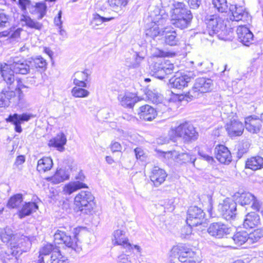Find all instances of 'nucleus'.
<instances>
[{
	"mask_svg": "<svg viewBox=\"0 0 263 263\" xmlns=\"http://www.w3.org/2000/svg\"><path fill=\"white\" fill-rule=\"evenodd\" d=\"M111 18H106L101 16L98 14L94 15L93 20L91 22L93 27L95 28L97 26L102 24L104 22H107L110 20Z\"/></svg>",
	"mask_w": 263,
	"mask_h": 263,
	"instance_id": "nucleus-52",
	"label": "nucleus"
},
{
	"mask_svg": "<svg viewBox=\"0 0 263 263\" xmlns=\"http://www.w3.org/2000/svg\"><path fill=\"white\" fill-rule=\"evenodd\" d=\"M229 10L232 14V18L231 20L235 21H248L249 18V15L245 9L241 6L237 4L231 5L229 8Z\"/></svg>",
	"mask_w": 263,
	"mask_h": 263,
	"instance_id": "nucleus-19",
	"label": "nucleus"
},
{
	"mask_svg": "<svg viewBox=\"0 0 263 263\" xmlns=\"http://www.w3.org/2000/svg\"><path fill=\"white\" fill-rule=\"evenodd\" d=\"M226 129L230 137L240 136L243 132L244 126L241 122L233 120L227 123Z\"/></svg>",
	"mask_w": 263,
	"mask_h": 263,
	"instance_id": "nucleus-20",
	"label": "nucleus"
},
{
	"mask_svg": "<svg viewBox=\"0 0 263 263\" xmlns=\"http://www.w3.org/2000/svg\"><path fill=\"white\" fill-rule=\"evenodd\" d=\"M213 81L211 79L200 78L196 79L192 89L188 92V96L192 98L199 97L200 95L209 92L212 89Z\"/></svg>",
	"mask_w": 263,
	"mask_h": 263,
	"instance_id": "nucleus-10",
	"label": "nucleus"
},
{
	"mask_svg": "<svg viewBox=\"0 0 263 263\" xmlns=\"http://www.w3.org/2000/svg\"><path fill=\"white\" fill-rule=\"evenodd\" d=\"M62 12L60 10L58 12V16L54 18V24L57 26H58L59 28L62 27V21L61 20Z\"/></svg>",
	"mask_w": 263,
	"mask_h": 263,
	"instance_id": "nucleus-63",
	"label": "nucleus"
},
{
	"mask_svg": "<svg viewBox=\"0 0 263 263\" xmlns=\"http://www.w3.org/2000/svg\"><path fill=\"white\" fill-rule=\"evenodd\" d=\"M133 253V251L131 253H126L125 250L122 251V253L118 256L117 263H132L129 258V256Z\"/></svg>",
	"mask_w": 263,
	"mask_h": 263,
	"instance_id": "nucleus-53",
	"label": "nucleus"
},
{
	"mask_svg": "<svg viewBox=\"0 0 263 263\" xmlns=\"http://www.w3.org/2000/svg\"><path fill=\"white\" fill-rule=\"evenodd\" d=\"M118 100L122 106L132 108L138 99L134 93L128 92L119 95Z\"/></svg>",
	"mask_w": 263,
	"mask_h": 263,
	"instance_id": "nucleus-29",
	"label": "nucleus"
},
{
	"mask_svg": "<svg viewBox=\"0 0 263 263\" xmlns=\"http://www.w3.org/2000/svg\"><path fill=\"white\" fill-rule=\"evenodd\" d=\"M247 168L252 170H257L263 167V158L259 156L253 157L248 159L246 162Z\"/></svg>",
	"mask_w": 263,
	"mask_h": 263,
	"instance_id": "nucleus-39",
	"label": "nucleus"
},
{
	"mask_svg": "<svg viewBox=\"0 0 263 263\" xmlns=\"http://www.w3.org/2000/svg\"><path fill=\"white\" fill-rule=\"evenodd\" d=\"M81 228H76L73 230L74 237L72 239L70 236L67 235L65 232L61 230H58L54 234V239L57 243H63L68 248L76 250V247L78 246V237L81 231Z\"/></svg>",
	"mask_w": 263,
	"mask_h": 263,
	"instance_id": "nucleus-9",
	"label": "nucleus"
},
{
	"mask_svg": "<svg viewBox=\"0 0 263 263\" xmlns=\"http://www.w3.org/2000/svg\"><path fill=\"white\" fill-rule=\"evenodd\" d=\"M198 154L203 160L206 161L210 164H212L214 161L213 157L211 156L208 153H205L202 149L199 151Z\"/></svg>",
	"mask_w": 263,
	"mask_h": 263,
	"instance_id": "nucleus-57",
	"label": "nucleus"
},
{
	"mask_svg": "<svg viewBox=\"0 0 263 263\" xmlns=\"http://www.w3.org/2000/svg\"><path fill=\"white\" fill-rule=\"evenodd\" d=\"M89 74L87 70L84 71H78L74 73L73 83L77 86L87 87V81Z\"/></svg>",
	"mask_w": 263,
	"mask_h": 263,
	"instance_id": "nucleus-35",
	"label": "nucleus"
},
{
	"mask_svg": "<svg viewBox=\"0 0 263 263\" xmlns=\"http://www.w3.org/2000/svg\"><path fill=\"white\" fill-rule=\"evenodd\" d=\"M232 239L236 245L241 246L247 241L249 242V234L246 231L237 232L233 235Z\"/></svg>",
	"mask_w": 263,
	"mask_h": 263,
	"instance_id": "nucleus-40",
	"label": "nucleus"
},
{
	"mask_svg": "<svg viewBox=\"0 0 263 263\" xmlns=\"http://www.w3.org/2000/svg\"><path fill=\"white\" fill-rule=\"evenodd\" d=\"M25 161V157L23 155L17 156L15 159V162L13 164L14 168L18 167L19 165H22Z\"/></svg>",
	"mask_w": 263,
	"mask_h": 263,
	"instance_id": "nucleus-62",
	"label": "nucleus"
},
{
	"mask_svg": "<svg viewBox=\"0 0 263 263\" xmlns=\"http://www.w3.org/2000/svg\"><path fill=\"white\" fill-rule=\"evenodd\" d=\"M249 243H254L263 237V229H259L255 230L249 234Z\"/></svg>",
	"mask_w": 263,
	"mask_h": 263,
	"instance_id": "nucleus-51",
	"label": "nucleus"
},
{
	"mask_svg": "<svg viewBox=\"0 0 263 263\" xmlns=\"http://www.w3.org/2000/svg\"><path fill=\"white\" fill-rule=\"evenodd\" d=\"M170 256L178 258L182 263H197V261L195 252L184 244L174 246L170 252Z\"/></svg>",
	"mask_w": 263,
	"mask_h": 263,
	"instance_id": "nucleus-5",
	"label": "nucleus"
},
{
	"mask_svg": "<svg viewBox=\"0 0 263 263\" xmlns=\"http://www.w3.org/2000/svg\"><path fill=\"white\" fill-rule=\"evenodd\" d=\"M216 159L221 163L229 164L232 161V156L228 148L223 145H218L215 148Z\"/></svg>",
	"mask_w": 263,
	"mask_h": 263,
	"instance_id": "nucleus-21",
	"label": "nucleus"
},
{
	"mask_svg": "<svg viewBox=\"0 0 263 263\" xmlns=\"http://www.w3.org/2000/svg\"><path fill=\"white\" fill-rule=\"evenodd\" d=\"M174 7L173 10L170 11L171 24L180 29L189 27L193 19L191 11L184 3H176Z\"/></svg>",
	"mask_w": 263,
	"mask_h": 263,
	"instance_id": "nucleus-3",
	"label": "nucleus"
},
{
	"mask_svg": "<svg viewBox=\"0 0 263 263\" xmlns=\"http://www.w3.org/2000/svg\"><path fill=\"white\" fill-rule=\"evenodd\" d=\"M146 94L148 99L154 104L160 103L162 101V96L156 89H149Z\"/></svg>",
	"mask_w": 263,
	"mask_h": 263,
	"instance_id": "nucleus-45",
	"label": "nucleus"
},
{
	"mask_svg": "<svg viewBox=\"0 0 263 263\" xmlns=\"http://www.w3.org/2000/svg\"><path fill=\"white\" fill-rule=\"evenodd\" d=\"M205 213L203 211L196 206L189 209L186 219V224L190 226H197L201 224L204 220Z\"/></svg>",
	"mask_w": 263,
	"mask_h": 263,
	"instance_id": "nucleus-14",
	"label": "nucleus"
},
{
	"mask_svg": "<svg viewBox=\"0 0 263 263\" xmlns=\"http://www.w3.org/2000/svg\"><path fill=\"white\" fill-rule=\"evenodd\" d=\"M168 134L171 138L179 137L185 142L194 141L198 137V133L195 128L189 122H185L177 127L172 128Z\"/></svg>",
	"mask_w": 263,
	"mask_h": 263,
	"instance_id": "nucleus-4",
	"label": "nucleus"
},
{
	"mask_svg": "<svg viewBox=\"0 0 263 263\" xmlns=\"http://www.w3.org/2000/svg\"><path fill=\"white\" fill-rule=\"evenodd\" d=\"M23 200V195L21 194H17L9 199L7 206L10 209L16 208L20 205Z\"/></svg>",
	"mask_w": 263,
	"mask_h": 263,
	"instance_id": "nucleus-46",
	"label": "nucleus"
},
{
	"mask_svg": "<svg viewBox=\"0 0 263 263\" xmlns=\"http://www.w3.org/2000/svg\"><path fill=\"white\" fill-rule=\"evenodd\" d=\"M207 232L213 237L221 238L229 233V228L221 222H214L210 225Z\"/></svg>",
	"mask_w": 263,
	"mask_h": 263,
	"instance_id": "nucleus-17",
	"label": "nucleus"
},
{
	"mask_svg": "<svg viewBox=\"0 0 263 263\" xmlns=\"http://www.w3.org/2000/svg\"><path fill=\"white\" fill-rule=\"evenodd\" d=\"M22 22H24L25 25L29 28H33L36 30H41L42 28V24L39 22L34 21L29 16L23 15L21 19Z\"/></svg>",
	"mask_w": 263,
	"mask_h": 263,
	"instance_id": "nucleus-44",
	"label": "nucleus"
},
{
	"mask_svg": "<svg viewBox=\"0 0 263 263\" xmlns=\"http://www.w3.org/2000/svg\"><path fill=\"white\" fill-rule=\"evenodd\" d=\"M67 139L63 133H60L57 136L50 139L49 141L48 145L50 147H56L57 150L60 152L64 151V145L66 144Z\"/></svg>",
	"mask_w": 263,
	"mask_h": 263,
	"instance_id": "nucleus-28",
	"label": "nucleus"
},
{
	"mask_svg": "<svg viewBox=\"0 0 263 263\" xmlns=\"http://www.w3.org/2000/svg\"><path fill=\"white\" fill-rule=\"evenodd\" d=\"M84 88L75 85L71 90V95L75 98H87L89 96L90 92Z\"/></svg>",
	"mask_w": 263,
	"mask_h": 263,
	"instance_id": "nucleus-42",
	"label": "nucleus"
},
{
	"mask_svg": "<svg viewBox=\"0 0 263 263\" xmlns=\"http://www.w3.org/2000/svg\"><path fill=\"white\" fill-rule=\"evenodd\" d=\"M34 116L31 114L24 113L22 115L14 114L10 115L6 119L7 122H10L15 125V131L17 133H21L22 129L21 124L24 122L28 121Z\"/></svg>",
	"mask_w": 263,
	"mask_h": 263,
	"instance_id": "nucleus-15",
	"label": "nucleus"
},
{
	"mask_svg": "<svg viewBox=\"0 0 263 263\" xmlns=\"http://www.w3.org/2000/svg\"><path fill=\"white\" fill-rule=\"evenodd\" d=\"M22 31L23 29L21 28H18L17 29L11 28L7 30L0 32V38L7 37V40H8L10 43H11L20 37V34Z\"/></svg>",
	"mask_w": 263,
	"mask_h": 263,
	"instance_id": "nucleus-33",
	"label": "nucleus"
},
{
	"mask_svg": "<svg viewBox=\"0 0 263 263\" xmlns=\"http://www.w3.org/2000/svg\"><path fill=\"white\" fill-rule=\"evenodd\" d=\"M193 226H190L187 224L186 226H184L181 229V234L185 237L186 236L190 235L192 232V227Z\"/></svg>",
	"mask_w": 263,
	"mask_h": 263,
	"instance_id": "nucleus-61",
	"label": "nucleus"
},
{
	"mask_svg": "<svg viewBox=\"0 0 263 263\" xmlns=\"http://www.w3.org/2000/svg\"><path fill=\"white\" fill-rule=\"evenodd\" d=\"M53 166L52 160L50 157H44L37 161L36 170L41 173H45L51 170Z\"/></svg>",
	"mask_w": 263,
	"mask_h": 263,
	"instance_id": "nucleus-37",
	"label": "nucleus"
},
{
	"mask_svg": "<svg viewBox=\"0 0 263 263\" xmlns=\"http://www.w3.org/2000/svg\"><path fill=\"white\" fill-rule=\"evenodd\" d=\"M94 196L89 191H81L74 198V204L81 213L90 214L95 206Z\"/></svg>",
	"mask_w": 263,
	"mask_h": 263,
	"instance_id": "nucleus-6",
	"label": "nucleus"
},
{
	"mask_svg": "<svg viewBox=\"0 0 263 263\" xmlns=\"http://www.w3.org/2000/svg\"><path fill=\"white\" fill-rule=\"evenodd\" d=\"M30 0H18L17 4L22 11H25L27 7L30 5Z\"/></svg>",
	"mask_w": 263,
	"mask_h": 263,
	"instance_id": "nucleus-60",
	"label": "nucleus"
},
{
	"mask_svg": "<svg viewBox=\"0 0 263 263\" xmlns=\"http://www.w3.org/2000/svg\"><path fill=\"white\" fill-rule=\"evenodd\" d=\"M36 8L40 12V17L42 18L45 14L46 12V6L45 4L43 3H37L36 4Z\"/></svg>",
	"mask_w": 263,
	"mask_h": 263,
	"instance_id": "nucleus-59",
	"label": "nucleus"
},
{
	"mask_svg": "<svg viewBox=\"0 0 263 263\" xmlns=\"http://www.w3.org/2000/svg\"><path fill=\"white\" fill-rule=\"evenodd\" d=\"M197 66L202 67V72H205L206 71L209 70L213 66L212 63L210 62L208 60H204L202 62H198L197 64Z\"/></svg>",
	"mask_w": 263,
	"mask_h": 263,
	"instance_id": "nucleus-56",
	"label": "nucleus"
},
{
	"mask_svg": "<svg viewBox=\"0 0 263 263\" xmlns=\"http://www.w3.org/2000/svg\"><path fill=\"white\" fill-rule=\"evenodd\" d=\"M197 72L186 71L182 73H177L170 80L171 86L175 88L181 89L187 86V83L193 79Z\"/></svg>",
	"mask_w": 263,
	"mask_h": 263,
	"instance_id": "nucleus-12",
	"label": "nucleus"
},
{
	"mask_svg": "<svg viewBox=\"0 0 263 263\" xmlns=\"http://www.w3.org/2000/svg\"><path fill=\"white\" fill-rule=\"evenodd\" d=\"M260 223L259 216L255 212L248 213L243 221V227L246 229L253 228Z\"/></svg>",
	"mask_w": 263,
	"mask_h": 263,
	"instance_id": "nucleus-31",
	"label": "nucleus"
},
{
	"mask_svg": "<svg viewBox=\"0 0 263 263\" xmlns=\"http://www.w3.org/2000/svg\"><path fill=\"white\" fill-rule=\"evenodd\" d=\"M17 101L16 92L13 90L4 89L0 92V107H5L9 105L12 102Z\"/></svg>",
	"mask_w": 263,
	"mask_h": 263,
	"instance_id": "nucleus-25",
	"label": "nucleus"
},
{
	"mask_svg": "<svg viewBox=\"0 0 263 263\" xmlns=\"http://www.w3.org/2000/svg\"><path fill=\"white\" fill-rule=\"evenodd\" d=\"M10 16L4 13H0V28L6 27L9 25Z\"/></svg>",
	"mask_w": 263,
	"mask_h": 263,
	"instance_id": "nucleus-55",
	"label": "nucleus"
},
{
	"mask_svg": "<svg viewBox=\"0 0 263 263\" xmlns=\"http://www.w3.org/2000/svg\"><path fill=\"white\" fill-rule=\"evenodd\" d=\"M234 199L240 205L243 206L249 205L252 202L251 207L253 209L258 211L260 204L253 195L243 191H239L234 195Z\"/></svg>",
	"mask_w": 263,
	"mask_h": 263,
	"instance_id": "nucleus-13",
	"label": "nucleus"
},
{
	"mask_svg": "<svg viewBox=\"0 0 263 263\" xmlns=\"http://www.w3.org/2000/svg\"><path fill=\"white\" fill-rule=\"evenodd\" d=\"M30 62L31 63V66L34 65L36 68H40L43 71L46 69L47 64L46 61L41 57H36Z\"/></svg>",
	"mask_w": 263,
	"mask_h": 263,
	"instance_id": "nucleus-50",
	"label": "nucleus"
},
{
	"mask_svg": "<svg viewBox=\"0 0 263 263\" xmlns=\"http://www.w3.org/2000/svg\"><path fill=\"white\" fill-rule=\"evenodd\" d=\"M164 37L165 43L168 45L174 46L179 44L180 37L175 30L166 31Z\"/></svg>",
	"mask_w": 263,
	"mask_h": 263,
	"instance_id": "nucleus-38",
	"label": "nucleus"
},
{
	"mask_svg": "<svg viewBox=\"0 0 263 263\" xmlns=\"http://www.w3.org/2000/svg\"><path fill=\"white\" fill-rule=\"evenodd\" d=\"M161 2L163 8H170V11L175 9L174 6L176 3H183L175 0H161Z\"/></svg>",
	"mask_w": 263,
	"mask_h": 263,
	"instance_id": "nucleus-54",
	"label": "nucleus"
},
{
	"mask_svg": "<svg viewBox=\"0 0 263 263\" xmlns=\"http://www.w3.org/2000/svg\"><path fill=\"white\" fill-rule=\"evenodd\" d=\"M237 34L239 41L245 46H249L253 41L254 35L248 28L240 25L237 29Z\"/></svg>",
	"mask_w": 263,
	"mask_h": 263,
	"instance_id": "nucleus-18",
	"label": "nucleus"
},
{
	"mask_svg": "<svg viewBox=\"0 0 263 263\" xmlns=\"http://www.w3.org/2000/svg\"><path fill=\"white\" fill-rule=\"evenodd\" d=\"M138 115L141 119L150 121L156 118L157 112L153 107L148 105H145L139 108Z\"/></svg>",
	"mask_w": 263,
	"mask_h": 263,
	"instance_id": "nucleus-27",
	"label": "nucleus"
},
{
	"mask_svg": "<svg viewBox=\"0 0 263 263\" xmlns=\"http://www.w3.org/2000/svg\"><path fill=\"white\" fill-rule=\"evenodd\" d=\"M175 156V161L178 163H191L194 165L196 157L187 153H179L178 151L172 154Z\"/></svg>",
	"mask_w": 263,
	"mask_h": 263,
	"instance_id": "nucleus-34",
	"label": "nucleus"
},
{
	"mask_svg": "<svg viewBox=\"0 0 263 263\" xmlns=\"http://www.w3.org/2000/svg\"><path fill=\"white\" fill-rule=\"evenodd\" d=\"M50 261L51 263H68L67 257L62 255L59 248L52 252Z\"/></svg>",
	"mask_w": 263,
	"mask_h": 263,
	"instance_id": "nucleus-43",
	"label": "nucleus"
},
{
	"mask_svg": "<svg viewBox=\"0 0 263 263\" xmlns=\"http://www.w3.org/2000/svg\"><path fill=\"white\" fill-rule=\"evenodd\" d=\"M221 215L226 220H230L236 215V203L232 200L227 199L219 205Z\"/></svg>",
	"mask_w": 263,
	"mask_h": 263,
	"instance_id": "nucleus-16",
	"label": "nucleus"
},
{
	"mask_svg": "<svg viewBox=\"0 0 263 263\" xmlns=\"http://www.w3.org/2000/svg\"><path fill=\"white\" fill-rule=\"evenodd\" d=\"M84 188H87L85 183L80 181H71L63 186L62 193L65 195H70L78 190Z\"/></svg>",
	"mask_w": 263,
	"mask_h": 263,
	"instance_id": "nucleus-26",
	"label": "nucleus"
},
{
	"mask_svg": "<svg viewBox=\"0 0 263 263\" xmlns=\"http://www.w3.org/2000/svg\"><path fill=\"white\" fill-rule=\"evenodd\" d=\"M129 0H108L109 6L115 11L121 10L128 4Z\"/></svg>",
	"mask_w": 263,
	"mask_h": 263,
	"instance_id": "nucleus-48",
	"label": "nucleus"
},
{
	"mask_svg": "<svg viewBox=\"0 0 263 263\" xmlns=\"http://www.w3.org/2000/svg\"><path fill=\"white\" fill-rule=\"evenodd\" d=\"M69 178L68 170L65 168L57 169L54 175L50 178L53 184H58Z\"/></svg>",
	"mask_w": 263,
	"mask_h": 263,
	"instance_id": "nucleus-32",
	"label": "nucleus"
},
{
	"mask_svg": "<svg viewBox=\"0 0 263 263\" xmlns=\"http://www.w3.org/2000/svg\"><path fill=\"white\" fill-rule=\"evenodd\" d=\"M0 239L4 242L11 240V248L6 254L10 253L12 256H15V259H16L17 256L26 252L31 246V241L28 237L23 235L20 237L14 235L12 230L8 227L0 229Z\"/></svg>",
	"mask_w": 263,
	"mask_h": 263,
	"instance_id": "nucleus-2",
	"label": "nucleus"
},
{
	"mask_svg": "<svg viewBox=\"0 0 263 263\" xmlns=\"http://www.w3.org/2000/svg\"><path fill=\"white\" fill-rule=\"evenodd\" d=\"M212 4L219 12H227L228 10L226 0H212Z\"/></svg>",
	"mask_w": 263,
	"mask_h": 263,
	"instance_id": "nucleus-49",
	"label": "nucleus"
},
{
	"mask_svg": "<svg viewBox=\"0 0 263 263\" xmlns=\"http://www.w3.org/2000/svg\"><path fill=\"white\" fill-rule=\"evenodd\" d=\"M166 177L167 174L165 171L158 166H155L153 168L149 176L151 181L157 187L164 182Z\"/></svg>",
	"mask_w": 263,
	"mask_h": 263,
	"instance_id": "nucleus-23",
	"label": "nucleus"
},
{
	"mask_svg": "<svg viewBox=\"0 0 263 263\" xmlns=\"http://www.w3.org/2000/svg\"><path fill=\"white\" fill-rule=\"evenodd\" d=\"M111 149L113 152H119L121 149L120 144L117 142H114L111 144Z\"/></svg>",
	"mask_w": 263,
	"mask_h": 263,
	"instance_id": "nucleus-64",
	"label": "nucleus"
},
{
	"mask_svg": "<svg viewBox=\"0 0 263 263\" xmlns=\"http://www.w3.org/2000/svg\"><path fill=\"white\" fill-rule=\"evenodd\" d=\"M58 248L51 243L46 244L40 249L37 259L33 261V263H44V256L48 255L50 253L52 254L54 250Z\"/></svg>",
	"mask_w": 263,
	"mask_h": 263,
	"instance_id": "nucleus-30",
	"label": "nucleus"
},
{
	"mask_svg": "<svg viewBox=\"0 0 263 263\" xmlns=\"http://www.w3.org/2000/svg\"><path fill=\"white\" fill-rule=\"evenodd\" d=\"M174 65L168 61L159 60L151 66L152 75L160 80L165 79L167 75L173 72Z\"/></svg>",
	"mask_w": 263,
	"mask_h": 263,
	"instance_id": "nucleus-8",
	"label": "nucleus"
},
{
	"mask_svg": "<svg viewBox=\"0 0 263 263\" xmlns=\"http://www.w3.org/2000/svg\"><path fill=\"white\" fill-rule=\"evenodd\" d=\"M17 87L15 89L16 94L17 93L18 95L16 96L17 101H20L23 99V93L21 90V89L23 88H25L26 86L23 84H20L19 82H17Z\"/></svg>",
	"mask_w": 263,
	"mask_h": 263,
	"instance_id": "nucleus-58",
	"label": "nucleus"
},
{
	"mask_svg": "<svg viewBox=\"0 0 263 263\" xmlns=\"http://www.w3.org/2000/svg\"><path fill=\"white\" fill-rule=\"evenodd\" d=\"M154 24L149 28L147 29L145 31V34L147 36H149L153 39L159 35L161 33V30L159 28V26H163V25H159L154 23Z\"/></svg>",
	"mask_w": 263,
	"mask_h": 263,
	"instance_id": "nucleus-47",
	"label": "nucleus"
},
{
	"mask_svg": "<svg viewBox=\"0 0 263 263\" xmlns=\"http://www.w3.org/2000/svg\"><path fill=\"white\" fill-rule=\"evenodd\" d=\"M149 17L153 23L164 25L168 18V14L164 9H160L159 7H155L150 12Z\"/></svg>",
	"mask_w": 263,
	"mask_h": 263,
	"instance_id": "nucleus-24",
	"label": "nucleus"
},
{
	"mask_svg": "<svg viewBox=\"0 0 263 263\" xmlns=\"http://www.w3.org/2000/svg\"><path fill=\"white\" fill-rule=\"evenodd\" d=\"M209 35L212 36L217 34L218 35L224 34L226 32V25L223 20L217 14L207 15L205 18Z\"/></svg>",
	"mask_w": 263,
	"mask_h": 263,
	"instance_id": "nucleus-7",
	"label": "nucleus"
},
{
	"mask_svg": "<svg viewBox=\"0 0 263 263\" xmlns=\"http://www.w3.org/2000/svg\"><path fill=\"white\" fill-rule=\"evenodd\" d=\"M38 205L35 202H25L22 209L18 212V216L21 219L30 215L32 212L36 211Z\"/></svg>",
	"mask_w": 263,
	"mask_h": 263,
	"instance_id": "nucleus-36",
	"label": "nucleus"
},
{
	"mask_svg": "<svg viewBox=\"0 0 263 263\" xmlns=\"http://www.w3.org/2000/svg\"><path fill=\"white\" fill-rule=\"evenodd\" d=\"M114 239L112 240L114 245H119L122 247L123 250H125L126 253H131L134 248L138 252H140L141 248L138 245H134L129 242L128 238L125 236L124 231L117 230L114 233Z\"/></svg>",
	"mask_w": 263,
	"mask_h": 263,
	"instance_id": "nucleus-11",
	"label": "nucleus"
},
{
	"mask_svg": "<svg viewBox=\"0 0 263 263\" xmlns=\"http://www.w3.org/2000/svg\"><path fill=\"white\" fill-rule=\"evenodd\" d=\"M31 63L23 58L11 57L7 63L0 64V73L7 84L11 85L14 82L13 73L26 74L30 71Z\"/></svg>",
	"mask_w": 263,
	"mask_h": 263,
	"instance_id": "nucleus-1",
	"label": "nucleus"
},
{
	"mask_svg": "<svg viewBox=\"0 0 263 263\" xmlns=\"http://www.w3.org/2000/svg\"><path fill=\"white\" fill-rule=\"evenodd\" d=\"M246 129L250 133H258L262 126L260 118L253 116H249L245 118Z\"/></svg>",
	"mask_w": 263,
	"mask_h": 263,
	"instance_id": "nucleus-22",
	"label": "nucleus"
},
{
	"mask_svg": "<svg viewBox=\"0 0 263 263\" xmlns=\"http://www.w3.org/2000/svg\"><path fill=\"white\" fill-rule=\"evenodd\" d=\"M251 144V140L249 139H244L239 142L237 147V155L239 158H241L244 154L248 152Z\"/></svg>",
	"mask_w": 263,
	"mask_h": 263,
	"instance_id": "nucleus-41",
	"label": "nucleus"
}]
</instances>
